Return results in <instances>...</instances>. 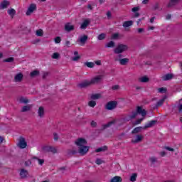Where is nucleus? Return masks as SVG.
<instances>
[{
  "mask_svg": "<svg viewBox=\"0 0 182 182\" xmlns=\"http://www.w3.org/2000/svg\"><path fill=\"white\" fill-rule=\"evenodd\" d=\"M117 107V102H116V101H111V102H109L106 105L105 109L107 110H113V109H116Z\"/></svg>",
  "mask_w": 182,
  "mask_h": 182,
  "instance_id": "423d86ee",
  "label": "nucleus"
},
{
  "mask_svg": "<svg viewBox=\"0 0 182 182\" xmlns=\"http://www.w3.org/2000/svg\"><path fill=\"white\" fill-rule=\"evenodd\" d=\"M157 124V120H151L149 122H148L144 127V129L146 130V129H149L150 127H153Z\"/></svg>",
  "mask_w": 182,
  "mask_h": 182,
  "instance_id": "9b49d317",
  "label": "nucleus"
},
{
  "mask_svg": "<svg viewBox=\"0 0 182 182\" xmlns=\"http://www.w3.org/2000/svg\"><path fill=\"white\" fill-rule=\"evenodd\" d=\"M137 178V173H133L130 177V181L134 182Z\"/></svg>",
  "mask_w": 182,
  "mask_h": 182,
  "instance_id": "e433bc0d",
  "label": "nucleus"
},
{
  "mask_svg": "<svg viewBox=\"0 0 182 182\" xmlns=\"http://www.w3.org/2000/svg\"><path fill=\"white\" fill-rule=\"evenodd\" d=\"M112 124H114V121H111V122H108L107 124H104L102 126L103 130H105V129H107V127H110V126H112Z\"/></svg>",
  "mask_w": 182,
  "mask_h": 182,
  "instance_id": "2f4dec72",
  "label": "nucleus"
},
{
  "mask_svg": "<svg viewBox=\"0 0 182 182\" xmlns=\"http://www.w3.org/2000/svg\"><path fill=\"white\" fill-rule=\"evenodd\" d=\"M32 159H33V160H38V164L40 166H43V163H45V160L44 159H39V158H38L36 156H33Z\"/></svg>",
  "mask_w": 182,
  "mask_h": 182,
  "instance_id": "393cba45",
  "label": "nucleus"
},
{
  "mask_svg": "<svg viewBox=\"0 0 182 182\" xmlns=\"http://www.w3.org/2000/svg\"><path fill=\"white\" fill-rule=\"evenodd\" d=\"M159 93H166V92H167V89L164 87H161V88H159Z\"/></svg>",
  "mask_w": 182,
  "mask_h": 182,
  "instance_id": "09e8293b",
  "label": "nucleus"
},
{
  "mask_svg": "<svg viewBox=\"0 0 182 182\" xmlns=\"http://www.w3.org/2000/svg\"><path fill=\"white\" fill-rule=\"evenodd\" d=\"M132 12L136 13V12L140 11V7L139 6L134 7V8H132Z\"/></svg>",
  "mask_w": 182,
  "mask_h": 182,
  "instance_id": "3c124183",
  "label": "nucleus"
},
{
  "mask_svg": "<svg viewBox=\"0 0 182 182\" xmlns=\"http://www.w3.org/2000/svg\"><path fill=\"white\" fill-rule=\"evenodd\" d=\"M11 5V2L8 0H4L0 4V9H6Z\"/></svg>",
  "mask_w": 182,
  "mask_h": 182,
  "instance_id": "f8f14e48",
  "label": "nucleus"
},
{
  "mask_svg": "<svg viewBox=\"0 0 182 182\" xmlns=\"http://www.w3.org/2000/svg\"><path fill=\"white\" fill-rule=\"evenodd\" d=\"M22 31H24L26 33H29V32H31V30H29L28 27H25V26L22 27Z\"/></svg>",
  "mask_w": 182,
  "mask_h": 182,
  "instance_id": "8fccbe9b",
  "label": "nucleus"
},
{
  "mask_svg": "<svg viewBox=\"0 0 182 182\" xmlns=\"http://www.w3.org/2000/svg\"><path fill=\"white\" fill-rule=\"evenodd\" d=\"M149 77L144 76L141 77V78H139V82H141V83H147V82H149Z\"/></svg>",
  "mask_w": 182,
  "mask_h": 182,
  "instance_id": "7c9ffc66",
  "label": "nucleus"
},
{
  "mask_svg": "<svg viewBox=\"0 0 182 182\" xmlns=\"http://www.w3.org/2000/svg\"><path fill=\"white\" fill-rule=\"evenodd\" d=\"M34 11H36V4H30L26 14L27 15V16H29V15H31V14H33Z\"/></svg>",
  "mask_w": 182,
  "mask_h": 182,
  "instance_id": "6e6552de",
  "label": "nucleus"
},
{
  "mask_svg": "<svg viewBox=\"0 0 182 182\" xmlns=\"http://www.w3.org/2000/svg\"><path fill=\"white\" fill-rule=\"evenodd\" d=\"M45 150H46V151L53 153V154L58 153V151L56 150V148H55L53 146H47V147H46Z\"/></svg>",
  "mask_w": 182,
  "mask_h": 182,
  "instance_id": "f3484780",
  "label": "nucleus"
},
{
  "mask_svg": "<svg viewBox=\"0 0 182 182\" xmlns=\"http://www.w3.org/2000/svg\"><path fill=\"white\" fill-rule=\"evenodd\" d=\"M164 149H165V150H168V151H174V149L169 146H164Z\"/></svg>",
  "mask_w": 182,
  "mask_h": 182,
  "instance_id": "864d4df0",
  "label": "nucleus"
},
{
  "mask_svg": "<svg viewBox=\"0 0 182 182\" xmlns=\"http://www.w3.org/2000/svg\"><path fill=\"white\" fill-rule=\"evenodd\" d=\"M31 77H35L36 76H39V70H33L30 73Z\"/></svg>",
  "mask_w": 182,
  "mask_h": 182,
  "instance_id": "c756f323",
  "label": "nucleus"
},
{
  "mask_svg": "<svg viewBox=\"0 0 182 182\" xmlns=\"http://www.w3.org/2000/svg\"><path fill=\"white\" fill-rule=\"evenodd\" d=\"M119 38V33H114L112 35L113 39H117Z\"/></svg>",
  "mask_w": 182,
  "mask_h": 182,
  "instance_id": "bf43d9fd",
  "label": "nucleus"
},
{
  "mask_svg": "<svg viewBox=\"0 0 182 182\" xmlns=\"http://www.w3.org/2000/svg\"><path fill=\"white\" fill-rule=\"evenodd\" d=\"M166 19H167V20L171 19V14H168V15L166 16Z\"/></svg>",
  "mask_w": 182,
  "mask_h": 182,
  "instance_id": "774afa93",
  "label": "nucleus"
},
{
  "mask_svg": "<svg viewBox=\"0 0 182 182\" xmlns=\"http://www.w3.org/2000/svg\"><path fill=\"white\" fill-rule=\"evenodd\" d=\"M178 2H180V0H170L167 5V8H173V6H176Z\"/></svg>",
  "mask_w": 182,
  "mask_h": 182,
  "instance_id": "4468645a",
  "label": "nucleus"
},
{
  "mask_svg": "<svg viewBox=\"0 0 182 182\" xmlns=\"http://www.w3.org/2000/svg\"><path fill=\"white\" fill-rule=\"evenodd\" d=\"M107 16L108 19H109V18H112V13L110 11H107Z\"/></svg>",
  "mask_w": 182,
  "mask_h": 182,
  "instance_id": "680f3d73",
  "label": "nucleus"
},
{
  "mask_svg": "<svg viewBox=\"0 0 182 182\" xmlns=\"http://www.w3.org/2000/svg\"><path fill=\"white\" fill-rule=\"evenodd\" d=\"M31 109H32V105H27L22 107L21 112H22V113H25V112H29V110H31Z\"/></svg>",
  "mask_w": 182,
  "mask_h": 182,
  "instance_id": "412c9836",
  "label": "nucleus"
},
{
  "mask_svg": "<svg viewBox=\"0 0 182 182\" xmlns=\"http://www.w3.org/2000/svg\"><path fill=\"white\" fill-rule=\"evenodd\" d=\"M53 136H54V140H55V141H58V140H59V136L58 135V134L54 133Z\"/></svg>",
  "mask_w": 182,
  "mask_h": 182,
  "instance_id": "6e6d98bb",
  "label": "nucleus"
},
{
  "mask_svg": "<svg viewBox=\"0 0 182 182\" xmlns=\"http://www.w3.org/2000/svg\"><path fill=\"white\" fill-rule=\"evenodd\" d=\"M122 177L120 176H114L111 180L110 182H122Z\"/></svg>",
  "mask_w": 182,
  "mask_h": 182,
  "instance_id": "a878e982",
  "label": "nucleus"
},
{
  "mask_svg": "<svg viewBox=\"0 0 182 182\" xmlns=\"http://www.w3.org/2000/svg\"><path fill=\"white\" fill-rule=\"evenodd\" d=\"M137 114H141L143 117L147 114L146 109H143V107L137 106L136 111L132 112V114L129 116L130 119H136Z\"/></svg>",
  "mask_w": 182,
  "mask_h": 182,
  "instance_id": "7ed1b4c3",
  "label": "nucleus"
},
{
  "mask_svg": "<svg viewBox=\"0 0 182 182\" xmlns=\"http://www.w3.org/2000/svg\"><path fill=\"white\" fill-rule=\"evenodd\" d=\"M103 79V75H97L95 77L91 79V80H85L78 85L79 87L83 89L85 87H88V86H92V85H97L102 82Z\"/></svg>",
  "mask_w": 182,
  "mask_h": 182,
  "instance_id": "f03ea898",
  "label": "nucleus"
},
{
  "mask_svg": "<svg viewBox=\"0 0 182 182\" xmlns=\"http://www.w3.org/2000/svg\"><path fill=\"white\" fill-rule=\"evenodd\" d=\"M20 103H25L26 105L27 103H29V100L23 97L20 98Z\"/></svg>",
  "mask_w": 182,
  "mask_h": 182,
  "instance_id": "ea45409f",
  "label": "nucleus"
},
{
  "mask_svg": "<svg viewBox=\"0 0 182 182\" xmlns=\"http://www.w3.org/2000/svg\"><path fill=\"white\" fill-rule=\"evenodd\" d=\"M31 164H32V161L30 159H28L24 162V166L26 167H29V166H31Z\"/></svg>",
  "mask_w": 182,
  "mask_h": 182,
  "instance_id": "37998d69",
  "label": "nucleus"
},
{
  "mask_svg": "<svg viewBox=\"0 0 182 182\" xmlns=\"http://www.w3.org/2000/svg\"><path fill=\"white\" fill-rule=\"evenodd\" d=\"M174 77V75L171 73L166 74L162 77V80L164 81L171 80Z\"/></svg>",
  "mask_w": 182,
  "mask_h": 182,
  "instance_id": "2eb2a0df",
  "label": "nucleus"
},
{
  "mask_svg": "<svg viewBox=\"0 0 182 182\" xmlns=\"http://www.w3.org/2000/svg\"><path fill=\"white\" fill-rule=\"evenodd\" d=\"M38 113L39 117H43V116H45V108H43V107H40Z\"/></svg>",
  "mask_w": 182,
  "mask_h": 182,
  "instance_id": "aec40b11",
  "label": "nucleus"
},
{
  "mask_svg": "<svg viewBox=\"0 0 182 182\" xmlns=\"http://www.w3.org/2000/svg\"><path fill=\"white\" fill-rule=\"evenodd\" d=\"M8 14H9V15H10V16H11V18H14V16H15V15H16V11H15V9H11L8 10Z\"/></svg>",
  "mask_w": 182,
  "mask_h": 182,
  "instance_id": "cd10ccee",
  "label": "nucleus"
},
{
  "mask_svg": "<svg viewBox=\"0 0 182 182\" xmlns=\"http://www.w3.org/2000/svg\"><path fill=\"white\" fill-rule=\"evenodd\" d=\"M84 65H85L87 68H95V63L93 62H85Z\"/></svg>",
  "mask_w": 182,
  "mask_h": 182,
  "instance_id": "473e14b6",
  "label": "nucleus"
},
{
  "mask_svg": "<svg viewBox=\"0 0 182 182\" xmlns=\"http://www.w3.org/2000/svg\"><path fill=\"white\" fill-rule=\"evenodd\" d=\"M98 41H103L104 39H106V34L105 33H101L97 37Z\"/></svg>",
  "mask_w": 182,
  "mask_h": 182,
  "instance_id": "58836bf2",
  "label": "nucleus"
},
{
  "mask_svg": "<svg viewBox=\"0 0 182 182\" xmlns=\"http://www.w3.org/2000/svg\"><path fill=\"white\" fill-rule=\"evenodd\" d=\"M178 110L179 113H182V104H181L178 106Z\"/></svg>",
  "mask_w": 182,
  "mask_h": 182,
  "instance_id": "13d9d810",
  "label": "nucleus"
},
{
  "mask_svg": "<svg viewBox=\"0 0 182 182\" xmlns=\"http://www.w3.org/2000/svg\"><path fill=\"white\" fill-rule=\"evenodd\" d=\"M159 3H156L154 6V11L159 9Z\"/></svg>",
  "mask_w": 182,
  "mask_h": 182,
  "instance_id": "052dcab7",
  "label": "nucleus"
},
{
  "mask_svg": "<svg viewBox=\"0 0 182 182\" xmlns=\"http://www.w3.org/2000/svg\"><path fill=\"white\" fill-rule=\"evenodd\" d=\"M128 47L124 44H119L117 47L114 50V53L116 55H119V53H123V52H126L127 50Z\"/></svg>",
  "mask_w": 182,
  "mask_h": 182,
  "instance_id": "20e7f679",
  "label": "nucleus"
},
{
  "mask_svg": "<svg viewBox=\"0 0 182 182\" xmlns=\"http://www.w3.org/2000/svg\"><path fill=\"white\" fill-rule=\"evenodd\" d=\"M129 58H122L119 60V63L122 66H124L127 65V63H129Z\"/></svg>",
  "mask_w": 182,
  "mask_h": 182,
  "instance_id": "5701e85b",
  "label": "nucleus"
},
{
  "mask_svg": "<svg viewBox=\"0 0 182 182\" xmlns=\"http://www.w3.org/2000/svg\"><path fill=\"white\" fill-rule=\"evenodd\" d=\"M132 25H133V21H127L123 23L124 28H129V26H132Z\"/></svg>",
  "mask_w": 182,
  "mask_h": 182,
  "instance_id": "b1692460",
  "label": "nucleus"
},
{
  "mask_svg": "<svg viewBox=\"0 0 182 182\" xmlns=\"http://www.w3.org/2000/svg\"><path fill=\"white\" fill-rule=\"evenodd\" d=\"M65 31L66 32H72V31H75V26L72 25L70 23H67L65 25Z\"/></svg>",
  "mask_w": 182,
  "mask_h": 182,
  "instance_id": "9d476101",
  "label": "nucleus"
},
{
  "mask_svg": "<svg viewBox=\"0 0 182 182\" xmlns=\"http://www.w3.org/2000/svg\"><path fill=\"white\" fill-rule=\"evenodd\" d=\"M100 98V94H92L91 95V99L92 100H97V99Z\"/></svg>",
  "mask_w": 182,
  "mask_h": 182,
  "instance_id": "72a5a7b5",
  "label": "nucleus"
},
{
  "mask_svg": "<svg viewBox=\"0 0 182 182\" xmlns=\"http://www.w3.org/2000/svg\"><path fill=\"white\" fill-rule=\"evenodd\" d=\"M139 16H140V13L135 12V14L134 15V18H139Z\"/></svg>",
  "mask_w": 182,
  "mask_h": 182,
  "instance_id": "e2e57ef3",
  "label": "nucleus"
},
{
  "mask_svg": "<svg viewBox=\"0 0 182 182\" xmlns=\"http://www.w3.org/2000/svg\"><path fill=\"white\" fill-rule=\"evenodd\" d=\"M149 161L151 164L157 163V158L156 156H151L149 158Z\"/></svg>",
  "mask_w": 182,
  "mask_h": 182,
  "instance_id": "f704fd0d",
  "label": "nucleus"
},
{
  "mask_svg": "<svg viewBox=\"0 0 182 182\" xmlns=\"http://www.w3.org/2000/svg\"><path fill=\"white\" fill-rule=\"evenodd\" d=\"M14 58H12V57H10V58H9L5 59V60H4V62L12 63V62H14Z\"/></svg>",
  "mask_w": 182,
  "mask_h": 182,
  "instance_id": "de8ad7c7",
  "label": "nucleus"
},
{
  "mask_svg": "<svg viewBox=\"0 0 182 182\" xmlns=\"http://www.w3.org/2000/svg\"><path fill=\"white\" fill-rule=\"evenodd\" d=\"M164 100H166L165 98L161 99L159 102H156V104L152 105L151 107L153 109H159V107H160V106H163V105L164 104Z\"/></svg>",
  "mask_w": 182,
  "mask_h": 182,
  "instance_id": "1a4fd4ad",
  "label": "nucleus"
},
{
  "mask_svg": "<svg viewBox=\"0 0 182 182\" xmlns=\"http://www.w3.org/2000/svg\"><path fill=\"white\" fill-rule=\"evenodd\" d=\"M90 23V21H89L88 19H85L83 23L81 24L80 26V28L81 29H86L87 28V26H89Z\"/></svg>",
  "mask_w": 182,
  "mask_h": 182,
  "instance_id": "dca6fc26",
  "label": "nucleus"
},
{
  "mask_svg": "<svg viewBox=\"0 0 182 182\" xmlns=\"http://www.w3.org/2000/svg\"><path fill=\"white\" fill-rule=\"evenodd\" d=\"M142 32H144V28H138L139 33H141Z\"/></svg>",
  "mask_w": 182,
  "mask_h": 182,
  "instance_id": "338daca9",
  "label": "nucleus"
},
{
  "mask_svg": "<svg viewBox=\"0 0 182 182\" xmlns=\"http://www.w3.org/2000/svg\"><path fill=\"white\" fill-rule=\"evenodd\" d=\"M91 126H92V127H96V126H97V123L95 121H92Z\"/></svg>",
  "mask_w": 182,
  "mask_h": 182,
  "instance_id": "4d7b16f0",
  "label": "nucleus"
},
{
  "mask_svg": "<svg viewBox=\"0 0 182 182\" xmlns=\"http://www.w3.org/2000/svg\"><path fill=\"white\" fill-rule=\"evenodd\" d=\"M105 48H114V42L110 41L105 45Z\"/></svg>",
  "mask_w": 182,
  "mask_h": 182,
  "instance_id": "4c0bfd02",
  "label": "nucleus"
},
{
  "mask_svg": "<svg viewBox=\"0 0 182 182\" xmlns=\"http://www.w3.org/2000/svg\"><path fill=\"white\" fill-rule=\"evenodd\" d=\"M23 79V75L22 73H18L14 77L15 82H22Z\"/></svg>",
  "mask_w": 182,
  "mask_h": 182,
  "instance_id": "a211bd4d",
  "label": "nucleus"
},
{
  "mask_svg": "<svg viewBox=\"0 0 182 182\" xmlns=\"http://www.w3.org/2000/svg\"><path fill=\"white\" fill-rule=\"evenodd\" d=\"M29 173L28 172V170L26 169H21L20 171V177L21 178H26L28 177V175Z\"/></svg>",
  "mask_w": 182,
  "mask_h": 182,
  "instance_id": "ddd939ff",
  "label": "nucleus"
},
{
  "mask_svg": "<svg viewBox=\"0 0 182 182\" xmlns=\"http://www.w3.org/2000/svg\"><path fill=\"white\" fill-rule=\"evenodd\" d=\"M48 75H49V73H44V74L43 75V79H46V77L48 76Z\"/></svg>",
  "mask_w": 182,
  "mask_h": 182,
  "instance_id": "0e129e2a",
  "label": "nucleus"
},
{
  "mask_svg": "<svg viewBox=\"0 0 182 182\" xmlns=\"http://www.w3.org/2000/svg\"><path fill=\"white\" fill-rule=\"evenodd\" d=\"M62 41V39L60 38V37L58 36L55 38V42L56 43H60V41Z\"/></svg>",
  "mask_w": 182,
  "mask_h": 182,
  "instance_id": "603ef678",
  "label": "nucleus"
},
{
  "mask_svg": "<svg viewBox=\"0 0 182 182\" xmlns=\"http://www.w3.org/2000/svg\"><path fill=\"white\" fill-rule=\"evenodd\" d=\"M67 154L68 156H69L70 157H72V156H75V154H77V151L75 149H68L67 151Z\"/></svg>",
  "mask_w": 182,
  "mask_h": 182,
  "instance_id": "4be33fe9",
  "label": "nucleus"
},
{
  "mask_svg": "<svg viewBox=\"0 0 182 182\" xmlns=\"http://www.w3.org/2000/svg\"><path fill=\"white\" fill-rule=\"evenodd\" d=\"M144 129L143 127H137L134 128L131 133L132 134H138V133H140V132H141V129Z\"/></svg>",
  "mask_w": 182,
  "mask_h": 182,
  "instance_id": "6ab92c4d",
  "label": "nucleus"
},
{
  "mask_svg": "<svg viewBox=\"0 0 182 182\" xmlns=\"http://www.w3.org/2000/svg\"><path fill=\"white\" fill-rule=\"evenodd\" d=\"M95 163L98 166H100V164H102V163H104V161L100 159H97L96 161H95Z\"/></svg>",
  "mask_w": 182,
  "mask_h": 182,
  "instance_id": "49530a36",
  "label": "nucleus"
},
{
  "mask_svg": "<svg viewBox=\"0 0 182 182\" xmlns=\"http://www.w3.org/2000/svg\"><path fill=\"white\" fill-rule=\"evenodd\" d=\"M112 90H119V89H120V86L119 85H114L112 87Z\"/></svg>",
  "mask_w": 182,
  "mask_h": 182,
  "instance_id": "5fc2aeb1",
  "label": "nucleus"
},
{
  "mask_svg": "<svg viewBox=\"0 0 182 182\" xmlns=\"http://www.w3.org/2000/svg\"><path fill=\"white\" fill-rule=\"evenodd\" d=\"M75 144L78 147V153L80 156H85L89 151V149L90 147L86 146L87 144V141H86L84 138H78L75 141Z\"/></svg>",
  "mask_w": 182,
  "mask_h": 182,
  "instance_id": "f257e3e1",
  "label": "nucleus"
},
{
  "mask_svg": "<svg viewBox=\"0 0 182 182\" xmlns=\"http://www.w3.org/2000/svg\"><path fill=\"white\" fill-rule=\"evenodd\" d=\"M88 106H90V107H95V106H96V101H90L88 102Z\"/></svg>",
  "mask_w": 182,
  "mask_h": 182,
  "instance_id": "79ce46f5",
  "label": "nucleus"
},
{
  "mask_svg": "<svg viewBox=\"0 0 182 182\" xmlns=\"http://www.w3.org/2000/svg\"><path fill=\"white\" fill-rule=\"evenodd\" d=\"M135 137L136 138L134 139H132L131 141L134 144H137V143L143 141V139H144V136H143L142 134H136Z\"/></svg>",
  "mask_w": 182,
  "mask_h": 182,
  "instance_id": "0eeeda50",
  "label": "nucleus"
},
{
  "mask_svg": "<svg viewBox=\"0 0 182 182\" xmlns=\"http://www.w3.org/2000/svg\"><path fill=\"white\" fill-rule=\"evenodd\" d=\"M17 146L18 147H19V149H26V146H28V143H26V139H25L23 136H20Z\"/></svg>",
  "mask_w": 182,
  "mask_h": 182,
  "instance_id": "39448f33",
  "label": "nucleus"
},
{
  "mask_svg": "<svg viewBox=\"0 0 182 182\" xmlns=\"http://www.w3.org/2000/svg\"><path fill=\"white\" fill-rule=\"evenodd\" d=\"M160 156H161V157H164V156H166V151H161V152H160Z\"/></svg>",
  "mask_w": 182,
  "mask_h": 182,
  "instance_id": "69168bd1",
  "label": "nucleus"
},
{
  "mask_svg": "<svg viewBox=\"0 0 182 182\" xmlns=\"http://www.w3.org/2000/svg\"><path fill=\"white\" fill-rule=\"evenodd\" d=\"M60 55L58 53H54L52 55L53 59H59Z\"/></svg>",
  "mask_w": 182,
  "mask_h": 182,
  "instance_id": "a18cd8bd",
  "label": "nucleus"
},
{
  "mask_svg": "<svg viewBox=\"0 0 182 182\" xmlns=\"http://www.w3.org/2000/svg\"><path fill=\"white\" fill-rule=\"evenodd\" d=\"M87 41V36L84 35L82 37L80 38V42L82 43V45H85Z\"/></svg>",
  "mask_w": 182,
  "mask_h": 182,
  "instance_id": "bb28decb",
  "label": "nucleus"
},
{
  "mask_svg": "<svg viewBox=\"0 0 182 182\" xmlns=\"http://www.w3.org/2000/svg\"><path fill=\"white\" fill-rule=\"evenodd\" d=\"M80 60V55H76L71 58V60H73V62H77V60Z\"/></svg>",
  "mask_w": 182,
  "mask_h": 182,
  "instance_id": "c03bdc74",
  "label": "nucleus"
},
{
  "mask_svg": "<svg viewBox=\"0 0 182 182\" xmlns=\"http://www.w3.org/2000/svg\"><path fill=\"white\" fill-rule=\"evenodd\" d=\"M142 120H144V118H141V119H137L136 121H135L133 123L134 126H137V124H140V123H141Z\"/></svg>",
  "mask_w": 182,
  "mask_h": 182,
  "instance_id": "a19ab883",
  "label": "nucleus"
},
{
  "mask_svg": "<svg viewBox=\"0 0 182 182\" xmlns=\"http://www.w3.org/2000/svg\"><path fill=\"white\" fill-rule=\"evenodd\" d=\"M36 35L37 36H43V29H38L36 31Z\"/></svg>",
  "mask_w": 182,
  "mask_h": 182,
  "instance_id": "c9c22d12",
  "label": "nucleus"
},
{
  "mask_svg": "<svg viewBox=\"0 0 182 182\" xmlns=\"http://www.w3.org/2000/svg\"><path fill=\"white\" fill-rule=\"evenodd\" d=\"M107 150V146H104L102 147L98 148L95 150L96 153H100V151H106Z\"/></svg>",
  "mask_w": 182,
  "mask_h": 182,
  "instance_id": "c85d7f7f",
  "label": "nucleus"
}]
</instances>
